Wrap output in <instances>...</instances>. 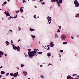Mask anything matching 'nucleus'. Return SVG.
I'll return each instance as SVG.
<instances>
[{"mask_svg":"<svg viewBox=\"0 0 79 79\" xmlns=\"http://www.w3.org/2000/svg\"><path fill=\"white\" fill-rule=\"evenodd\" d=\"M71 39H74V37H73V36H72L71 37Z\"/></svg>","mask_w":79,"mask_h":79,"instance_id":"46","label":"nucleus"},{"mask_svg":"<svg viewBox=\"0 0 79 79\" xmlns=\"http://www.w3.org/2000/svg\"><path fill=\"white\" fill-rule=\"evenodd\" d=\"M48 56H51V55H52V54H51V53H48Z\"/></svg>","mask_w":79,"mask_h":79,"instance_id":"16","label":"nucleus"},{"mask_svg":"<svg viewBox=\"0 0 79 79\" xmlns=\"http://www.w3.org/2000/svg\"><path fill=\"white\" fill-rule=\"evenodd\" d=\"M23 66H24V65H23V64H22L21 65V67H23Z\"/></svg>","mask_w":79,"mask_h":79,"instance_id":"28","label":"nucleus"},{"mask_svg":"<svg viewBox=\"0 0 79 79\" xmlns=\"http://www.w3.org/2000/svg\"><path fill=\"white\" fill-rule=\"evenodd\" d=\"M13 47L14 50H16V49H17V51H19V50H20V47H19V46H18V47H16V46L14 45Z\"/></svg>","mask_w":79,"mask_h":79,"instance_id":"2","label":"nucleus"},{"mask_svg":"<svg viewBox=\"0 0 79 79\" xmlns=\"http://www.w3.org/2000/svg\"><path fill=\"white\" fill-rule=\"evenodd\" d=\"M57 32H60V29H58L57 30Z\"/></svg>","mask_w":79,"mask_h":79,"instance_id":"27","label":"nucleus"},{"mask_svg":"<svg viewBox=\"0 0 79 79\" xmlns=\"http://www.w3.org/2000/svg\"><path fill=\"white\" fill-rule=\"evenodd\" d=\"M78 16H79V14H77V15H76L75 17H76L77 18V17H78Z\"/></svg>","mask_w":79,"mask_h":79,"instance_id":"19","label":"nucleus"},{"mask_svg":"<svg viewBox=\"0 0 79 79\" xmlns=\"http://www.w3.org/2000/svg\"><path fill=\"white\" fill-rule=\"evenodd\" d=\"M28 51V56L29 55V58H32V57L34 56L35 55L37 56V51H33L32 52H31V49H29Z\"/></svg>","mask_w":79,"mask_h":79,"instance_id":"1","label":"nucleus"},{"mask_svg":"<svg viewBox=\"0 0 79 79\" xmlns=\"http://www.w3.org/2000/svg\"><path fill=\"white\" fill-rule=\"evenodd\" d=\"M40 2H42V1H43V0H40Z\"/></svg>","mask_w":79,"mask_h":79,"instance_id":"57","label":"nucleus"},{"mask_svg":"<svg viewBox=\"0 0 79 79\" xmlns=\"http://www.w3.org/2000/svg\"><path fill=\"white\" fill-rule=\"evenodd\" d=\"M34 18H35V19H37L36 18V15H34Z\"/></svg>","mask_w":79,"mask_h":79,"instance_id":"33","label":"nucleus"},{"mask_svg":"<svg viewBox=\"0 0 79 79\" xmlns=\"http://www.w3.org/2000/svg\"><path fill=\"white\" fill-rule=\"evenodd\" d=\"M58 5V6H60V2H59V1H58L57 2Z\"/></svg>","mask_w":79,"mask_h":79,"instance_id":"13","label":"nucleus"},{"mask_svg":"<svg viewBox=\"0 0 79 79\" xmlns=\"http://www.w3.org/2000/svg\"><path fill=\"white\" fill-rule=\"evenodd\" d=\"M36 50H37V49H34V51H35Z\"/></svg>","mask_w":79,"mask_h":79,"instance_id":"53","label":"nucleus"},{"mask_svg":"<svg viewBox=\"0 0 79 79\" xmlns=\"http://www.w3.org/2000/svg\"><path fill=\"white\" fill-rule=\"evenodd\" d=\"M38 53L37 54H42V52H37Z\"/></svg>","mask_w":79,"mask_h":79,"instance_id":"23","label":"nucleus"},{"mask_svg":"<svg viewBox=\"0 0 79 79\" xmlns=\"http://www.w3.org/2000/svg\"><path fill=\"white\" fill-rule=\"evenodd\" d=\"M0 53L1 55H3V52L0 51Z\"/></svg>","mask_w":79,"mask_h":79,"instance_id":"20","label":"nucleus"},{"mask_svg":"<svg viewBox=\"0 0 79 79\" xmlns=\"http://www.w3.org/2000/svg\"><path fill=\"white\" fill-rule=\"evenodd\" d=\"M2 77V75H0V78H1Z\"/></svg>","mask_w":79,"mask_h":79,"instance_id":"55","label":"nucleus"},{"mask_svg":"<svg viewBox=\"0 0 79 79\" xmlns=\"http://www.w3.org/2000/svg\"><path fill=\"white\" fill-rule=\"evenodd\" d=\"M25 2H26V0H23V3H24Z\"/></svg>","mask_w":79,"mask_h":79,"instance_id":"37","label":"nucleus"},{"mask_svg":"<svg viewBox=\"0 0 79 79\" xmlns=\"http://www.w3.org/2000/svg\"><path fill=\"white\" fill-rule=\"evenodd\" d=\"M0 57H2V55L0 54Z\"/></svg>","mask_w":79,"mask_h":79,"instance_id":"56","label":"nucleus"},{"mask_svg":"<svg viewBox=\"0 0 79 79\" xmlns=\"http://www.w3.org/2000/svg\"><path fill=\"white\" fill-rule=\"evenodd\" d=\"M3 68V66H1L0 67V68Z\"/></svg>","mask_w":79,"mask_h":79,"instance_id":"48","label":"nucleus"},{"mask_svg":"<svg viewBox=\"0 0 79 79\" xmlns=\"http://www.w3.org/2000/svg\"><path fill=\"white\" fill-rule=\"evenodd\" d=\"M11 18H12L13 19V18H14V17H11Z\"/></svg>","mask_w":79,"mask_h":79,"instance_id":"47","label":"nucleus"},{"mask_svg":"<svg viewBox=\"0 0 79 79\" xmlns=\"http://www.w3.org/2000/svg\"><path fill=\"white\" fill-rule=\"evenodd\" d=\"M50 49V47H48V48L47 50H49V49Z\"/></svg>","mask_w":79,"mask_h":79,"instance_id":"39","label":"nucleus"},{"mask_svg":"<svg viewBox=\"0 0 79 79\" xmlns=\"http://www.w3.org/2000/svg\"><path fill=\"white\" fill-rule=\"evenodd\" d=\"M60 52H61V53H63V50H60Z\"/></svg>","mask_w":79,"mask_h":79,"instance_id":"26","label":"nucleus"},{"mask_svg":"<svg viewBox=\"0 0 79 79\" xmlns=\"http://www.w3.org/2000/svg\"><path fill=\"white\" fill-rule=\"evenodd\" d=\"M77 76V74H74L73 76Z\"/></svg>","mask_w":79,"mask_h":79,"instance_id":"43","label":"nucleus"},{"mask_svg":"<svg viewBox=\"0 0 79 79\" xmlns=\"http://www.w3.org/2000/svg\"><path fill=\"white\" fill-rule=\"evenodd\" d=\"M8 75H9V73H7L6 74V76H8Z\"/></svg>","mask_w":79,"mask_h":79,"instance_id":"29","label":"nucleus"},{"mask_svg":"<svg viewBox=\"0 0 79 79\" xmlns=\"http://www.w3.org/2000/svg\"><path fill=\"white\" fill-rule=\"evenodd\" d=\"M31 37H32V38H35V35H31Z\"/></svg>","mask_w":79,"mask_h":79,"instance_id":"17","label":"nucleus"},{"mask_svg":"<svg viewBox=\"0 0 79 79\" xmlns=\"http://www.w3.org/2000/svg\"><path fill=\"white\" fill-rule=\"evenodd\" d=\"M40 67H42V65H40Z\"/></svg>","mask_w":79,"mask_h":79,"instance_id":"63","label":"nucleus"},{"mask_svg":"<svg viewBox=\"0 0 79 79\" xmlns=\"http://www.w3.org/2000/svg\"><path fill=\"white\" fill-rule=\"evenodd\" d=\"M35 8H37V6H34Z\"/></svg>","mask_w":79,"mask_h":79,"instance_id":"59","label":"nucleus"},{"mask_svg":"<svg viewBox=\"0 0 79 79\" xmlns=\"http://www.w3.org/2000/svg\"><path fill=\"white\" fill-rule=\"evenodd\" d=\"M45 4V2H43L42 3V5H44V4Z\"/></svg>","mask_w":79,"mask_h":79,"instance_id":"31","label":"nucleus"},{"mask_svg":"<svg viewBox=\"0 0 79 79\" xmlns=\"http://www.w3.org/2000/svg\"><path fill=\"white\" fill-rule=\"evenodd\" d=\"M61 39L63 40H64L66 39V36L64 35H63L61 36Z\"/></svg>","mask_w":79,"mask_h":79,"instance_id":"5","label":"nucleus"},{"mask_svg":"<svg viewBox=\"0 0 79 79\" xmlns=\"http://www.w3.org/2000/svg\"><path fill=\"white\" fill-rule=\"evenodd\" d=\"M19 41H21V40L20 39H19L18 41V42H19Z\"/></svg>","mask_w":79,"mask_h":79,"instance_id":"45","label":"nucleus"},{"mask_svg":"<svg viewBox=\"0 0 79 79\" xmlns=\"http://www.w3.org/2000/svg\"><path fill=\"white\" fill-rule=\"evenodd\" d=\"M47 19H48V22L49 23V24L51 23V20H52V17H50L49 16H48L47 17Z\"/></svg>","mask_w":79,"mask_h":79,"instance_id":"4","label":"nucleus"},{"mask_svg":"<svg viewBox=\"0 0 79 79\" xmlns=\"http://www.w3.org/2000/svg\"><path fill=\"white\" fill-rule=\"evenodd\" d=\"M29 30H30L31 32H32V31H35V29H32V28L30 27L29 29Z\"/></svg>","mask_w":79,"mask_h":79,"instance_id":"8","label":"nucleus"},{"mask_svg":"<svg viewBox=\"0 0 79 79\" xmlns=\"http://www.w3.org/2000/svg\"><path fill=\"white\" fill-rule=\"evenodd\" d=\"M40 77H42V78H43V79H44V76H41Z\"/></svg>","mask_w":79,"mask_h":79,"instance_id":"32","label":"nucleus"},{"mask_svg":"<svg viewBox=\"0 0 79 79\" xmlns=\"http://www.w3.org/2000/svg\"><path fill=\"white\" fill-rule=\"evenodd\" d=\"M10 75L11 76H14V74L12 73H11L10 74Z\"/></svg>","mask_w":79,"mask_h":79,"instance_id":"21","label":"nucleus"},{"mask_svg":"<svg viewBox=\"0 0 79 79\" xmlns=\"http://www.w3.org/2000/svg\"><path fill=\"white\" fill-rule=\"evenodd\" d=\"M6 2H4V3H3V4H4V5H5V4H6Z\"/></svg>","mask_w":79,"mask_h":79,"instance_id":"30","label":"nucleus"},{"mask_svg":"<svg viewBox=\"0 0 79 79\" xmlns=\"http://www.w3.org/2000/svg\"><path fill=\"white\" fill-rule=\"evenodd\" d=\"M63 44L65 45L66 44H68V43H67V42H63Z\"/></svg>","mask_w":79,"mask_h":79,"instance_id":"18","label":"nucleus"},{"mask_svg":"<svg viewBox=\"0 0 79 79\" xmlns=\"http://www.w3.org/2000/svg\"><path fill=\"white\" fill-rule=\"evenodd\" d=\"M50 45H49L47 46V47H49V46H50Z\"/></svg>","mask_w":79,"mask_h":79,"instance_id":"50","label":"nucleus"},{"mask_svg":"<svg viewBox=\"0 0 79 79\" xmlns=\"http://www.w3.org/2000/svg\"><path fill=\"white\" fill-rule=\"evenodd\" d=\"M49 44L51 46V47H53V46H54V44H53V42L50 43Z\"/></svg>","mask_w":79,"mask_h":79,"instance_id":"6","label":"nucleus"},{"mask_svg":"<svg viewBox=\"0 0 79 79\" xmlns=\"http://www.w3.org/2000/svg\"><path fill=\"white\" fill-rule=\"evenodd\" d=\"M61 26H60L59 27V29H61Z\"/></svg>","mask_w":79,"mask_h":79,"instance_id":"44","label":"nucleus"},{"mask_svg":"<svg viewBox=\"0 0 79 79\" xmlns=\"http://www.w3.org/2000/svg\"><path fill=\"white\" fill-rule=\"evenodd\" d=\"M10 41L11 42V44H13V41L12 40H11Z\"/></svg>","mask_w":79,"mask_h":79,"instance_id":"42","label":"nucleus"},{"mask_svg":"<svg viewBox=\"0 0 79 79\" xmlns=\"http://www.w3.org/2000/svg\"><path fill=\"white\" fill-rule=\"evenodd\" d=\"M58 1V0H52V2H57Z\"/></svg>","mask_w":79,"mask_h":79,"instance_id":"12","label":"nucleus"},{"mask_svg":"<svg viewBox=\"0 0 79 79\" xmlns=\"http://www.w3.org/2000/svg\"><path fill=\"white\" fill-rule=\"evenodd\" d=\"M17 16H18V15L17 14L15 17V18H17Z\"/></svg>","mask_w":79,"mask_h":79,"instance_id":"40","label":"nucleus"},{"mask_svg":"<svg viewBox=\"0 0 79 79\" xmlns=\"http://www.w3.org/2000/svg\"><path fill=\"white\" fill-rule=\"evenodd\" d=\"M77 78V79H79V77L78 78Z\"/></svg>","mask_w":79,"mask_h":79,"instance_id":"62","label":"nucleus"},{"mask_svg":"<svg viewBox=\"0 0 79 79\" xmlns=\"http://www.w3.org/2000/svg\"><path fill=\"white\" fill-rule=\"evenodd\" d=\"M8 13H8V12H7V14H8Z\"/></svg>","mask_w":79,"mask_h":79,"instance_id":"61","label":"nucleus"},{"mask_svg":"<svg viewBox=\"0 0 79 79\" xmlns=\"http://www.w3.org/2000/svg\"><path fill=\"white\" fill-rule=\"evenodd\" d=\"M10 0H7L8 2H10Z\"/></svg>","mask_w":79,"mask_h":79,"instance_id":"64","label":"nucleus"},{"mask_svg":"<svg viewBox=\"0 0 79 79\" xmlns=\"http://www.w3.org/2000/svg\"><path fill=\"white\" fill-rule=\"evenodd\" d=\"M5 56H6V54H5Z\"/></svg>","mask_w":79,"mask_h":79,"instance_id":"51","label":"nucleus"},{"mask_svg":"<svg viewBox=\"0 0 79 79\" xmlns=\"http://www.w3.org/2000/svg\"><path fill=\"white\" fill-rule=\"evenodd\" d=\"M24 55H25V56L26 57V56H28V55H26V54L24 53Z\"/></svg>","mask_w":79,"mask_h":79,"instance_id":"34","label":"nucleus"},{"mask_svg":"<svg viewBox=\"0 0 79 79\" xmlns=\"http://www.w3.org/2000/svg\"><path fill=\"white\" fill-rule=\"evenodd\" d=\"M17 75L18 74V72H17Z\"/></svg>","mask_w":79,"mask_h":79,"instance_id":"52","label":"nucleus"},{"mask_svg":"<svg viewBox=\"0 0 79 79\" xmlns=\"http://www.w3.org/2000/svg\"><path fill=\"white\" fill-rule=\"evenodd\" d=\"M50 65H52V64H51L50 63H49L48 66H50Z\"/></svg>","mask_w":79,"mask_h":79,"instance_id":"35","label":"nucleus"},{"mask_svg":"<svg viewBox=\"0 0 79 79\" xmlns=\"http://www.w3.org/2000/svg\"><path fill=\"white\" fill-rule=\"evenodd\" d=\"M79 77V76H78L77 77Z\"/></svg>","mask_w":79,"mask_h":79,"instance_id":"60","label":"nucleus"},{"mask_svg":"<svg viewBox=\"0 0 79 79\" xmlns=\"http://www.w3.org/2000/svg\"><path fill=\"white\" fill-rule=\"evenodd\" d=\"M9 43H10L8 42L7 41L6 42V44H6V45H8L9 44Z\"/></svg>","mask_w":79,"mask_h":79,"instance_id":"22","label":"nucleus"},{"mask_svg":"<svg viewBox=\"0 0 79 79\" xmlns=\"http://www.w3.org/2000/svg\"><path fill=\"white\" fill-rule=\"evenodd\" d=\"M23 74H24V76H26V75H27V72H26L25 71H24L23 72Z\"/></svg>","mask_w":79,"mask_h":79,"instance_id":"15","label":"nucleus"},{"mask_svg":"<svg viewBox=\"0 0 79 79\" xmlns=\"http://www.w3.org/2000/svg\"><path fill=\"white\" fill-rule=\"evenodd\" d=\"M23 7H21L20 9V11L21 12H23Z\"/></svg>","mask_w":79,"mask_h":79,"instance_id":"9","label":"nucleus"},{"mask_svg":"<svg viewBox=\"0 0 79 79\" xmlns=\"http://www.w3.org/2000/svg\"><path fill=\"white\" fill-rule=\"evenodd\" d=\"M59 55H60V57H61V55H60V54Z\"/></svg>","mask_w":79,"mask_h":79,"instance_id":"54","label":"nucleus"},{"mask_svg":"<svg viewBox=\"0 0 79 79\" xmlns=\"http://www.w3.org/2000/svg\"><path fill=\"white\" fill-rule=\"evenodd\" d=\"M17 76H18V74L16 73H15L14 74V76L15 77H17Z\"/></svg>","mask_w":79,"mask_h":79,"instance_id":"10","label":"nucleus"},{"mask_svg":"<svg viewBox=\"0 0 79 79\" xmlns=\"http://www.w3.org/2000/svg\"><path fill=\"white\" fill-rule=\"evenodd\" d=\"M74 4H75L76 7H78V6H79V3H78V2L77 0H75L74 1Z\"/></svg>","mask_w":79,"mask_h":79,"instance_id":"3","label":"nucleus"},{"mask_svg":"<svg viewBox=\"0 0 79 79\" xmlns=\"http://www.w3.org/2000/svg\"><path fill=\"white\" fill-rule=\"evenodd\" d=\"M6 15L8 16H10V13H7Z\"/></svg>","mask_w":79,"mask_h":79,"instance_id":"25","label":"nucleus"},{"mask_svg":"<svg viewBox=\"0 0 79 79\" xmlns=\"http://www.w3.org/2000/svg\"><path fill=\"white\" fill-rule=\"evenodd\" d=\"M55 38H58V35L57 34H55Z\"/></svg>","mask_w":79,"mask_h":79,"instance_id":"24","label":"nucleus"},{"mask_svg":"<svg viewBox=\"0 0 79 79\" xmlns=\"http://www.w3.org/2000/svg\"><path fill=\"white\" fill-rule=\"evenodd\" d=\"M72 77L70 75H69L67 77V78L68 79H71Z\"/></svg>","mask_w":79,"mask_h":79,"instance_id":"7","label":"nucleus"},{"mask_svg":"<svg viewBox=\"0 0 79 79\" xmlns=\"http://www.w3.org/2000/svg\"><path fill=\"white\" fill-rule=\"evenodd\" d=\"M19 10L18 11H16L15 12L16 13H19Z\"/></svg>","mask_w":79,"mask_h":79,"instance_id":"36","label":"nucleus"},{"mask_svg":"<svg viewBox=\"0 0 79 79\" xmlns=\"http://www.w3.org/2000/svg\"><path fill=\"white\" fill-rule=\"evenodd\" d=\"M59 2L60 3H63V1L62 0H59Z\"/></svg>","mask_w":79,"mask_h":79,"instance_id":"14","label":"nucleus"},{"mask_svg":"<svg viewBox=\"0 0 79 79\" xmlns=\"http://www.w3.org/2000/svg\"><path fill=\"white\" fill-rule=\"evenodd\" d=\"M19 31H21V28H20L19 27Z\"/></svg>","mask_w":79,"mask_h":79,"instance_id":"41","label":"nucleus"},{"mask_svg":"<svg viewBox=\"0 0 79 79\" xmlns=\"http://www.w3.org/2000/svg\"><path fill=\"white\" fill-rule=\"evenodd\" d=\"M10 31H11V32H12V31H13L12 30H10Z\"/></svg>","mask_w":79,"mask_h":79,"instance_id":"58","label":"nucleus"},{"mask_svg":"<svg viewBox=\"0 0 79 79\" xmlns=\"http://www.w3.org/2000/svg\"><path fill=\"white\" fill-rule=\"evenodd\" d=\"M4 13H5V14H6V15L7 14V13L6 12V11H5L4 12Z\"/></svg>","mask_w":79,"mask_h":79,"instance_id":"38","label":"nucleus"},{"mask_svg":"<svg viewBox=\"0 0 79 79\" xmlns=\"http://www.w3.org/2000/svg\"><path fill=\"white\" fill-rule=\"evenodd\" d=\"M9 18H10V19H11V16L9 17Z\"/></svg>","mask_w":79,"mask_h":79,"instance_id":"49","label":"nucleus"},{"mask_svg":"<svg viewBox=\"0 0 79 79\" xmlns=\"http://www.w3.org/2000/svg\"><path fill=\"white\" fill-rule=\"evenodd\" d=\"M1 73L2 74H5V72L3 71H2L1 72Z\"/></svg>","mask_w":79,"mask_h":79,"instance_id":"11","label":"nucleus"}]
</instances>
